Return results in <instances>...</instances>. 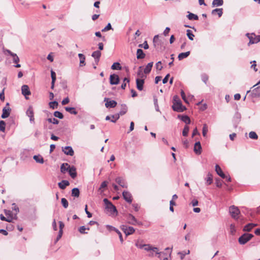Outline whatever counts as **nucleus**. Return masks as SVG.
Returning a JSON list of instances; mask_svg holds the SVG:
<instances>
[{"label": "nucleus", "instance_id": "obj_29", "mask_svg": "<svg viewBox=\"0 0 260 260\" xmlns=\"http://www.w3.org/2000/svg\"><path fill=\"white\" fill-rule=\"evenodd\" d=\"M153 64V62L148 63L144 70V73L146 74H149L151 71Z\"/></svg>", "mask_w": 260, "mask_h": 260}, {"label": "nucleus", "instance_id": "obj_8", "mask_svg": "<svg viewBox=\"0 0 260 260\" xmlns=\"http://www.w3.org/2000/svg\"><path fill=\"white\" fill-rule=\"evenodd\" d=\"M26 115L29 118V121L31 123H35V118H34V112L33 110V108L31 106H29L27 109L26 112Z\"/></svg>", "mask_w": 260, "mask_h": 260}, {"label": "nucleus", "instance_id": "obj_43", "mask_svg": "<svg viewBox=\"0 0 260 260\" xmlns=\"http://www.w3.org/2000/svg\"><path fill=\"white\" fill-rule=\"evenodd\" d=\"M49 105V106H50V108L54 109H57V108L58 104V102L57 101H53V102H50Z\"/></svg>", "mask_w": 260, "mask_h": 260}, {"label": "nucleus", "instance_id": "obj_42", "mask_svg": "<svg viewBox=\"0 0 260 260\" xmlns=\"http://www.w3.org/2000/svg\"><path fill=\"white\" fill-rule=\"evenodd\" d=\"M186 35L188 39L192 41L193 40V38L194 37V35L193 34L192 31L190 29H187L186 30Z\"/></svg>", "mask_w": 260, "mask_h": 260}, {"label": "nucleus", "instance_id": "obj_21", "mask_svg": "<svg viewBox=\"0 0 260 260\" xmlns=\"http://www.w3.org/2000/svg\"><path fill=\"white\" fill-rule=\"evenodd\" d=\"M202 147L201 143L199 141L197 142L194 144L193 150L197 154H200L201 153Z\"/></svg>", "mask_w": 260, "mask_h": 260}, {"label": "nucleus", "instance_id": "obj_27", "mask_svg": "<svg viewBox=\"0 0 260 260\" xmlns=\"http://www.w3.org/2000/svg\"><path fill=\"white\" fill-rule=\"evenodd\" d=\"M137 58L138 59H143L145 57V54L141 49H138L137 50Z\"/></svg>", "mask_w": 260, "mask_h": 260}, {"label": "nucleus", "instance_id": "obj_62", "mask_svg": "<svg viewBox=\"0 0 260 260\" xmlns=\"http://www.w3.org/2000/svg\"><path fill=\"white\" fill-rule=\"evenodd\" d=\"M12 210L15 211V214L16 215L19 211V208L17 206L15 203L12 204Z\"/></svg>", "mask_w": 260, "mask_h": 260}, {"label": "nucleus", "instance_id": "obj_18", "mask_svg": "<svg viewBox=\"0 0 260 260\" xmlns=\"http://www.w3.org/2000/svg\"><path fill=\"white\" fill-rule=\"evenodd\" d=\"M254 89L251 90V94L252 98L260 97V86L253 87Z\"/></svg>", "mask_w": 260, "mask_h": 260}, {"label": "nucleus", "instance_id": "obj_17", "mask_svg": "<svg viewBox=\"0 0 260 260\" xmlns=\"http://www.w3.org/2000/svg\"><path fill=\"white\" fill-rule=\"evenodd\" d=\"M101 56V52L100 51L96 50L92 52L91 56L94 58L96 64H98Z\"/></svg>", "mask_w": 260, "mask_h": 260}, {"label": "nucleus", "instance_id": "obj_60", "mask_svg": "<svg viewBox=\"0 0 260 260\" xmlns=\"http://www.w3.org/2000/svg\"><path fill=\"white\" fill-rule=\"evenodd\" d=\"M252 229V227H251V225L250 223L246 224L244 226L243 228V231L246 232H250Z\"/></svg>", "mask_w": 260, "mask_h": 260}, {"label": "nucleus", "instance_id": "obj_10", "mask_svg": "<svg viewBox=\"0 0 260 260\" xmlns=\"http://www.w3.org/2000/svg\"><path fill=\"white\" fill-rule=\"evenodd\" d=\"M172 109L174 111L177 112H182L186 109V107L182 105V103L173 104Z\"/></svg>", "mask_w": 260, "mask_h": 260}, {"label": "nucleus", "instance_id": "obj_36", "mask_svg": "<svg viewBox=\"0 0 260 260\" xmlns=\"http://www.w3.org/2000/svg\"><path fill=\"white\" fill-rule=\"evenodd\" d=\"M33 158L38 163L43 164L44 162V159L40 155H34Z\"/></svg>", "mask_w": 260, "mask_h": 260}, {"label": "nucleus", "instance_id": "obj_51", "mask_svg": "<svg viewBox=\"0 0 260 260\" xmlns=\"http://www.w3.org/2000/svg\"><path fill=\"white\" fill-rule=\"evenodd\" d=\"M53 115L55 117H57L59 119H62L63 118V115L62 114V113L58 111H55L54 112Z\"/></svg>", "mask_w": 260, "mask_h": 260}, {"label": "nucleus", "instance_id": "obj_12", "mask_svg": "<svg viewBox=\"0 0 260 260\" xmlns=\"http://www.w3.org/2000/svg\"><path fill=\"white\" fill-rule=\"evenodd\" d=\"M22 94L25 96V98L27 100L28 98L27 96L31 94L29 88L27 85H23L21 87Z\"/></svg>", "mask_w": 260, "mask_h": 260}, {"label": "nucleus", "instance_id": "obj_31", "mask_svg": "<svg viewBox=\"0 0 260 260\" xmlns=\"http://www.w3.org/2000/svg\"><path fill=\"white\" fill-rule=\"evenodd\" d=\"M51 77L52 79V82H51V89H53L54 87V83L56 80V74L55 72H54L53 70L51 71Z\"/></svg>", "mask_w": 260, "mask_h": 260}, {"label": "nucleus", "instance_id": "obj_20", "mask_svg": "<svg viewBox=\"0 0 260 260\" xmlns=\"http://www.w3.org/2000/svg\"><path fill=\"white\" fill-rule=\"evenodd\" d=\"M70 176L74 179L77 176L76 169L74 166L70 167L68 171Z\"/></svg>", "mask_w": 260, "mask_h": 260}, {"label": "nucleus", "instance_id": "obj_16", "mask_svg": "<svg viewBox=\"0 0 260 260\" xmlns=\"http://www.w3.org/2000/svg\"><path fill=\"white\" fill-rule=\"evenodd\" d=\"M120 115L119 113L111 116L108 115L106 117V120H110L112 122L115 123L119 118Z\"/></svg>", "mask_w": 260, "mask_h": 260}, {"label": "nucleus", "instance_id": "obj_47", "mask_svg": "<svg viewBox=\"0 0 260 260\" xmlns=\"http://www.w3.org/2000/svg\"><path fill=\"white\" fill-rule=\"evenodd\" d=\"M129 82V80L128 78H124L123 79V83L121 86V88L122 89H125V87H126V83H128Z\"/></svg>", "mask_w": 260, "mask_h": 260}, {"label": "nucleus", "instance_id": "obj_13", "mask_svg": "<svg viewBox=\"0 0 260 260\" xmlns=\"http://www.w3.org/2000/svg\"><path fill=\"white\" fill-rule=\"evenodd\" d=\"M119 82V78L116 74H113L110 76V83L111 85H117Z\"/></svg>", "mask_w": 260, "mask_h": 260}, {"label": "nucleus", "instance_id": "obj_4", "mask_svg": "<svg viewBox=\"0 0 260 260\" xmlns=\"http://www.w3.org/2000/svg\"><path fill=\"white\" fill-rule=\"evenodd\" d=\"M103 202L106 206V208L111 213L117 212L116 207L108 199L105 198L103 200Z\"/></svg>", "mask_w": 260, "mask_h": 260}, {"label": "nucleus", "instance_id": "obj_46", "mask_svg": "<svg viewBox=\"0 0 260 260\" xmlns=\"http://www.w3.org/2000/svg\"><path fill=\"white\" fill-rule=\"evenodd\" d=\"M108 182L106 181H103L99 188V190L101 192H103L104 191L103 188L106 187L107 186Z\"/></svg>", "mask_w": 260, "mask_h": 260}, {"label": "nucleus", "instance_id": "obj_37", "mask_svg": "<svg viewBox=\"0 0 260 260\" xmlns=\"http://www.w3.org/2000/svg\"><path fill=\"white\" fill-rule=\"evenodd\" d=\"M127 111V108L125 104H122L121 105V110L119 111V114L121 115L125 114Z\"/></svg>", "mask_w": 260, "mask_h": 260}, {"label": "nucleus", "instance_id": "obj_55", "mask_svg": "<svg viewBox=\"0 0 260 260\" xmlns=\"http://www.w3.org/2000/svg\"><path fill=\"white\" fill-rule=\"evenodd\" d=\"M173 104L181 103V101L178 95H175L173 97Z\"/></svg>", "mask_w": 260, "mask_h": 260}, {"label": "nucleus", "instance_id": "obj_19", "mask_svg": "<svg viewBox=\"0 0 260 260\" xmlns=\"http://www.w3.org/2000/svg\"><path fill=\"white\" fill-rule=\"evenodd\" d=\"M115 181L117 183H118L120 186L123 188H127V185L125 182V180L120 177H117L115 179Z\"/></svg>", "mask_w": 260, "mask_h": 260}, {"label": "nucleus", "instance_id": "obj_64", "mask_svg": "<svg viewBox=\"0 0 260 260\" xmlns=\"http://www.w3.org/2000/svg\"><path fill=\"white\" fill-rule=\"evenodd\" d=\"M142 67H140L139 68V70L138 71V75L141 78L146 77V76L144 75L142 71Z\"/></svg>", "mask_w": 260, "mask_h": 260}, {"label": "nucleus", "instance_id": "obj_1", "mask_svg": "<svg viewBox=\"0 0 260 260\" xmlns=\"http://www.w3.org/2000/svg\"><path fill=\"white\" fill-rule=\"evenodd\" d=\"M136 246L140 248L143 249L144 248L145 250L148 251H152L155 252L156 254H159L160 253L158 252V249L157 247H152L150 244H136Z\"/></svg>", "mask_w": 260, "mask_h": 260}, {"label": "nucleus", "instance_id": "obj_7", "mask_svg": "<svg viewBox=\"0 0 260 260\" xmlns=\"http://www.w3.org/2000/svg\"><path fill=\"white\" fill-rule=\"evenodd\" d=\"M127 223L132 225H141L142 222L137 221L136 218L131 214H129L126 217Z\"/></svg>", "mask_w": 260, "mask_h": 260}, {"label": "nucleus", "instance_id": "obj_44", "mask_svg": "<svg viewBox=\"0 0 260 260\" xmlns=\"http://www.w3.org/2000/svg\"><path fill=\"white\" fill-rule=\"evenodd\" d=\"M153 42L154 44V45L155 47L156 46V45H158L160 43V41L159 40V37L158 35H155L153 39Z\"/></svg>", "mask_w": 260, "mask_h": 260}, {"label": "nucleus", "instance_id": "obj_41", "mask_svg": "<svg viewBox=\"0 0 260 260\" xmlns=\"http://www.w3.org/2000/svg\"><path fill=\"white\" fill-rule=\"evenodd\" d=\"M112 70H119L121 69V67L119 62H114L111 66Z\"/></svg>", "mask_w": 260, "mask_h": 260}, {"label": "nucleus", "instance_id": "obj_11", "mask_svg": "<svg viewBox=\"0 0 260 260\" xmlns=\"http://www.w3.org/2000/svg\"><path fill=\"white\" fill-rule=\"evenodd\" d=\"M9 106V104L7 103L6 104V106L4 107L3 109V113L2 114L1 117L3 119L8 117L10 115L11 109L10 108Z\"/></svg>", "mask_w": 260, "mask_h": 260}, {"label": "nucleus", "instance_id": "obj_40", "mask_svg": "<svg viewBox=\"0 0 260 260\" xmlns=\"http://www.w3.org/2000/svg\"><path fill=\"white\" fill-rule=\"evenodd\" d=\"M190 253V251L187 250V251H182L179 252L178 254L180 256V258L181 259H183L184 258V256L186 254H189Z\"/></svg>", "mask_w": 260, "mask_h": 260}, {"label": "nucleus", "instance_id": "obj_28", "mask_svg": "<svg viewBox=\"0 0 260 260\" xmlns=\"http://www.w3.org/2000/svg\"><path fill=\"white\" fill-rule=\"evenodd\" d=\"M206 184L207 185H210L213 182V177L212 174L209 172L207 175L206 178H205Z\"/></svg>", "mask_w": 260, "mask_h": 260}, {"label": "nucleus", "instance_id": "obj_35", "mask_svg": "<svg viewBox=\"0 0 260 260\" xmlns=\"http://www.w3.org/2000/svg\"><path fill=\"white\" fill-rule=\"evenodd\" d=\"M66 111L69 112L70 113L74 115H76L78 113V112L76 110L75 108L74 107H66L64 108Z\"/></svg>", "mask_w": 260, "mask_h": 260}, {"label": "nucleus", "instance_id": "obj_49", "mask_svg": "<svg viewBox=\"0 0 260 260\" xmlns=\"http://www.w3.org/2000/svg\"><path fill=\"white\" fill-rule=\"evenodd\" d=\"M208 132V126L206 124H204L202 128L203 136L205 137H206L207 133Z\"/></svg>", "mask_w": 260, "mask_h": 260}, {"label": "nucleus", "instance_id": "obj_26", "mask_svg": "<svg viewBox=\"0 0 260 260\" xmlns=\"http://www.w3.org/2000/svg\"><path fill=\"white\" fill-rule=\"evenodd\" d=\"M70 166L68 163H63L61 165L60 171L64 174L68 171Z\"/></svg>", "mask_w": 260, "mask_h": 260}, {"label": "nucleus", "instance_id": "obj_38", "mask_svg": "<svg viewBox=\"0 0 260 260\" xmlns=\"http://www.w3.org/2000/svg\"><path fill=\"white\" fill-rule=\"evenodd\" d=\"M80 195V191L78 188H74L72 190V196L75 197H79Z\"/></svg>", "mask_w": 260, "mask_h": 260}, {"label": "nucleus", "instance_id": "obj_45", "mask_svg": "<svg viewBox=\"0 0 260 260\" xmlns=\"http://www.w3.org/2000/svg\"><path fill=\"white\" fill-rule=\"evenodd\" d=\"M46 120L48 121L49 123H52L54 124H57L59 123V121L55 118H49L47 119Z\"/></svg>", "mask_w": 260, "mask_h": 260}, {"label": "nucleus", "instance_id": "obj_15", "mask_svg": "<svg viewBox=\"0 0 260 260\" xmlns=\"http://www.w3.org/2000/svg\"><path fill=\"white\" fill-rule=\"evenodd\" d=\"M122 196L124 199L127 203L131 204L132 202V196L131 193L127 191H124L122 192Z\"/></svg>", "mask_w": 260, "mask_h": 260}, {"label": "nucleus", "instance_id": "obj_50", "mask_svg": "<svg viewBox=\"0 0 260 260\" xmlns=\"http://www.w3.org/2000/svg\"><path fill=\"white\" fill-rule=\"evenodd\" d=\"M189 131V128L188 126L185 125L183 129V131H182V135L185 137L187 136L188 135Z\"/></svg>", "mask_w": 260, "mask_h": 260}, {"label": "nucleus", "instance_id": "obj_22", "mask_svg": "<svg viewBox=\"0 0 260 260\" xmlns=\"http://www.w3.org/2000/svg\"><path fill=\"white\" fill-rule=\"evenodd\" d=\"M144 83V79H136L137 88L139 90L141 91L143 90Z\"/></svg>", "mask_w": 260, "mask_h": 260}, {"label": "nucleus", "instance_id": "obj_23", "mask_svg": "<svg viewBox=\"0 0 260 260\" xmlns=\"http://www.w3.org/2000/svg\"><path fill=\"white\" fill-rule=\"evenodd\" d=\"M215 171H216V173L219 176H220L222 178H223V179L225 178V177H226L225 175L223 173L221 169L218 165H216L215 166Z\"/></svg>", "mask_w": 260, "mask_h": 260}, {"label": "nucleus", "instance_id": "obj_39", "mask_svg": "<svg viewBox=\"0 0 260 260\" xmlns=\"http://www.w3.org/2000/svg\"><path fill=\"white\" fill-rule=\"evenodd\" d=\"M187 17L189 20H197L199 19L198 15L194 14L193 13H189V14H188Z\"/></svg>", "mask_w": 260, "mask_h": 260}, {"label": "nucleus", "instance_id": "obj_2", "mask_svg": "<svg viewBox=\"0 0 260 260\" xmlns=\"http://www.w3.org/2000/svg\"><path fill=\"white\" fill-rule=\"evenodd\" d=\"M229 212L232 217L237 220L239 218V215L240 211L238 208L234 205L231 206L229 208Z\"/></svg>", "mask_w": 260, "mask_h": 260}, {"label": "nucleus", "instance_id": "obj_14", "mask_svg": "<svg viewBox=\"0 0 260 260\" xmlns=\"http://www.w3.org/2000/svg\"><path fill=\"white\" fill-rule=\"evenodd\" d=\"M62 150L66 155L73 156L74 154V151L71 146H66L64 147H62Z\"/></svg>", "mask_w": 260, "mask_h": 260}, {"label": "nucleus", "instance_id": "obj_32", "mask_svg": "<svg viewBox=\"0 0 260 260\" xmlns=\"http://www.w3.org/2000/svg\"><path fill=\"white\" fill-rule=\"evenodd\" d=\"M78 57L80 58V66L81 67L85 66V56L82 53H79Z\"/></svg>", "mask_w": 260, "mask_h": 260}, {"label": "nucleus", "instance_id": "obj_52", "mask_svg": "<svg viewBox=\"0 0 260 260\" xmlns=\"http://www.w3.org/2000/svg\"><path fill=\"white\" fill-rule=\"evenodd\" d=\"M61 203L64 208H67L69 206L68 201L65 198L61 199Z\"/></svg>", "mask_w": 260, "mask_h": 260}, {"label": "nucleus", "instance_id": "obj_56", "mask_svg": "<svg viewBox=\"0 0 260 260\" xmlns=\"http://www.w3.org/2000/svg\"><path fill=\"white\" fill-rule=\"evenodd\" d=\"M12 57L13 58V61L14 63H17L19 62L20 59L16 53H15Z\"/></svg>", "mask_w": 260, "mask_h": 260}, {"label": "nucleus", "instance_id": "obj_48", "mask_svg": "<svg viewBox=\"0 0 260 260\" xmlns=\"http://www.w3.org/2000/svg\"><path fill=\"white\" fill-rule=\"evenodd\" d=\"M249 137L250 138L254 140H256L258 138V136L255 132H250L249 134Z\"/></svg>", "mask_w": 260, "mask_h": 260}, {"label": "nucleus", "instance_id": "obj_3", "mask_svg": "<svg viewBox=\"0 0 260 260\" xmlns=\"http://www.w3.org/2000/svg\"><path fill=\"white\" fill-rule=\"evenodd\" d=\"M253 237V235L252 234L245 233L239 238L238 241L240 244L244 245L250 241Z\"/></svg>", "mask_w": 260, "mask_h": 260}, {"label": "nucleus", "instance_id": "obj_63", "mask_svg": "<svg viewBox=\"0 0 260 260\" xmlns=\"http://www.w3.org/2000/svg\"><path fill=\"white\" fill-rule=\"evenodd\" d=\"M201 77H202V81L205 84H206L207 82V81L208 80V76H207V75H206L205 74H202Z\"/></svg>", "mask_w": 260, "mask_h": 260}, {"label": "nucleus", "instance_id": "obj_9", "mask_svg": "<svg viewBox=\"0 0 260 260\" xmlns=\"http://www.w3.org/2000/svg\"><path fill=\"white\" fill-rule=\"evenodd\" d=\"M104 101L106 102L105 106L107 108H113L116 106L117 103L114 100H110L109 98H105Z\"/></svg>", "mask_w": 260, "mask_h": 260}, {"label": "nucleus", "instance_id": "obj_57", "mask_svg": "<svg viewBox=\"0 0 260 260\" xmlns=\"http://www.w3.org/2000/svg\"><path fill=\"white\" fill-rule=\"evenodd\" d=\"M139 47L144 48V49H148L149 48V46L147 41H145L143 44H139Z\"/></svg>", "mask_w": 260, "mask_h": 260}, {"label": "nucleus", "instance_id": "obj_59", "mask_svg": "<svg viewBox=\"0 0 260 260\" xmlns=\"http://www.w3.org/2000/svg\"><path fill=\"white\" fill-rule=\"evenodd\" d=\"M85 230H89V228H86L85 226H81L79 228V231L80 233L81 234H85V233H86L85 231Z\"/></svg>", "mask_w": 260, "mask_h": 260}, {"label": "nucleus", "instance_id": "obj_53", "mask_svg": "<svg viewBox=\"0 0 260 260\" xmlns=\"http://www.w3.org/2000/svg\"><path fill=\"white\" fill-rule=\"evenodd\" d=\"M6 123L3 120L0 121V131L5 132V131Z\"/></svg>", "mask_w": 260, "mask_h": 260}, {"label": "nucleus", "instance_id": "obj_61", "mask_svg": "<svg viewBox=\"0 0 260 260\" xmlns=\"http://www.w3.org/2000/svg\"><path fill=\"white\" fill-rule=\"evenodd\" d=\"M234 120L237 122V123H239V121H240V119H241V115L239 114V113H236L235 114V116H234Z\"/></svg>", "mask_w": 260, "mask_h": 260}, {"label": "nucleus", "instance_id": "obj_30", "mask_svg": "<svg viewBox=\"0 0 260 260\" xmlns=\"http://www.w3.org/2000/svg\"><path fill=\"white\" fill-rule=\"evenodd\" d=\"M212 14L215 15L216 13L217 14L219 17H220L223 13L222 8H216L212 11Z\"/></svg>", "mask_w": 260, "mask_h": 260}, {"label": "nucleus", "instance_id": "obj_5", "mask_svg": "<svg viewBox=\"0 0 260 260\" xmlns=\"http://www.w3.org/2000/svg\"><path fill=\"white\" fill-rule=\"evenodd\" d=\"M246 36L249 39V44H255L260 42V35L255 36L253 33L251 34L247 33Z\"/></svg>", "mask_w": 260, "mask_h": 260}, {"label": "nucleus", "instance_id": "obj_24", "mask_svg": "<svg viewBox=\"0 0 260 260\" xmlns=\"http://www.w3.org/2000/svg\"><path fill=\"white\" fill-rule=\"evenodd\" d=\"M70 184L68 180H63L58 183L59 187L61 189H64L67 186Z\"/></svg>", "mask_w": 260, "mask_h": 260}, {"label": "nucleus", "instance_id": "obj_54", "mask_svg": "<svg viewBox=\"0 0 260 260\" xmlns=\"http://www.w3.org/2000/svg\"><path fill=\"white\" fill-rule=\"evenodd\" d=\"M110 29H113V28L112 27L111 23H108V24L107 25V26L106 27H105L103 29H102V31L105 32V31H107Z\"/></svg>", "mask_w": 260, "mask_h": 260}, {"label": "nucleus", "instance_id": "obj_34", "mask_svg": "<svg viewBox=\"0 0 260 260\" xmlns=\"http://www.w3.org/2000/svg\"><path fill=\"white\" fill-rule=\"evenodd\" d=\"M189 54H190V51H187L186 52L181 53L178 56V59L179 60H181L188 57L189 55Z\"/></svg>", "mask_w": 260, "mask_h": 260}, {"label": "nucleus", "instance_id": "obj_33", "mask_svg": "<svg viewBox=\"0 0 260 260\" xmlns=\"http://www.w3.org/2000/svg\"><path fill=\"white\" fill-rule=\"evenodd\" d=\"M223 4V0H213L212 3L213 7L221 6Z\"/></svg>", "mask_w": 260, "mask_h": 260}, {"label": "nucleus", "instance_id": "obj_58", "mask_svg": "<svg viewBox=\"0 0 260 260\" xmlns=\"http://www.w3.org/2000/svg\"><path fill=\"white\" fill-rule=\"evenodd\" d=\"M180 94H181V96L182 97V99H183V100L187 104L188 103V102L186 98V95H185V92H184V91L183 90H181V92H180Z\"/></svg>", "mask_w": 260, "mask_h": 260}, {"label": "nucleus", "instance_id": "obj_6", "mask_svg": "<svg viewBox=\"0 0 260 260\" xmlns=\"http://www.w3.org/2000/svg\"><path fill=\"white\" fill-rule=\"evenodd\" d=\"M120 228L126 236L133 234L135 231V229L132 226H127L125 225H122Z\"/></svg>", "mask_w": 260, "mask_h": 260}, {"label": "nucleus", "instance_id": "obj_25", "mask_svg": "<svg viewBox=\"0 0 260 260\" xmlns=\"http://www.w3.org/2000/svg\"><path fill=\"white\" fill-rule=\"evenodd\" d=\"M178 118H180L182 121L185 122L186 124H188L190 123V119L189 117L187 115H178Z\"/></svg>", "mask_w": 260, "mask_h": 260}]
</instances>
